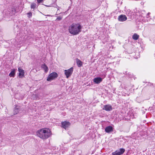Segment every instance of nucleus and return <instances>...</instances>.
Here are the masks:
<instances>
[{
	"mask_svg": "<svg viewBox=\"0 0 155 155\" xmlns=\"http://www.w3.org/2000/svg\"><path fill=\"white\" fill-rule=\"evenodd\" d=\"M76 63L78 67H81L82 65V62L79 59H76Z\"/></svg>",
	"mask_w": 155,
	"mask_h": 155,
	"instance_id": "obj_15",
	"label": "nucleus"
},
{
	"mask_svg": "<svg viewBox=\"0 0 155 155\" xmlns=\"http://www.w3.org/2000/svg\"><path fill=\"white\" fill-rule=\"evenodd\" d=\"M81 151L80 150H76L74 152V153L75 155H81Z\"/></svg>",
	"mask_w": 155,
	"mask_h": 155,
	"instance_id": "obj_18",
	"label": "nucleus"
},
{
	"mask_svg": "<svg viewBox=\"0 0 155 155\" xmlns=\"http://www.w3.org/2000/svg\"><path fill=\"white\" fill-rule=\"evenodd\" d=\"M58 77V74L56 73L55 72H52L48 76L47 79V81H51L52 80Z\"/></svg>",
	"mask_w": 155,
	"mask_h": 155,
	"instance_id": "obj_3",
	"label": "nucleus"
},
{
	"mask_svg": "<svg viewBox=\"0 0 155 155\" xmlns=\"http://www.w3.org/2000/svg\"><path fill=\"white\" fill-rule=\"evenodd\" d=\"M61 19H62L61 17L59 16L57 18L56 20L60 21V20H61Z\"/></svg>",
	"mask_w": 155,
	"mask_h": 155,
	"instance_id": "obj_23",
	"label": "nucleus"
},
{
	"mask_svg": "<svg viewBox=\"0 0 155 155\" xmlns=\"http://www.w3.org/2000/svg\"><path fill=\"white\" fill-rule=\"evenodd\" d=\"M21 110L20 107L18 105H16L13 111L14 114L15 115L17 114Z\"/></svg>",
	"mask_w": 155,
	"mask_h": 155,
	"instance_id": "obj_11",
	"label": "nucleus"
},
{
	"mask_svg": "<svg viewBox=\"0 0 155 155\" xmlns=\"http://www.w3.org/2000/svg\"><path fill=\"white\" fill-rule=\"evenodd\" d=\"M149 14H150V13H148L147 14V15H149Z\"/></svg>",
	"mask_w": 155,
	"mask_h": 155,
	"instance_id": "obj_26",
	"label": "nucleus"
},
{
	"mask_svg": "<svg viewBox=\"0 0 155 155\" xmlns=\"http://www.w3.org/2000/svg\"><path fill=\"white\" fill-rule=\"evenodd\" d=\"M42 1L43 0H37V2L38 3H41Z\"/></svg>",
	"mask_w": 155,
	"mask_h": 155,
	"instance_id": "obj_24",
	"label": "nucleus"
},
{
	"mask_svg": "<svg viewBox=\"0 0 155 155\" xmlns=\"http://www.w3.org/2000/svg\"><path fill=\"white\" fill-rule=\"evenodd\" d=\"M68 150V149L66 147H64V149L63 150L62 153L63 154L65 153V151H67Z\"/></svg>",
	"mask_w": 155,
	"mask_h": 155,
	"instance_id": "obj_21",
	"label": "nucleus"
},
{
	"mask_svg": "<svg viewBox=\"0 0 155 155\" xmlns=\"http://www.w3.org/2000/svg\"><path fill=\"white\" fill-rule=\"evenodd\" d=\"M15 74V69H13L12 70L11 72L9 74V76L10 77H14Z\"/></svg>",
	"mask_w": 155,
	"mask_h": 155,
	"instance_id": "obj_16",
	"label": "nucleus"
},
{
	"mask_svg": "<svg viewBox=\"0 0 155 155\" xmlns=\"http://www.w3.org/2000/svg\"><path fill=\"white\" fill-rule=\"evenodd\" d=\"M150 85H153V84H152L150 83Z\"/></svg>",
	"mask_w": 155,
	"mask_h": 155,
	"instance_id": "obj_25",
	"label": "nucleus"
},
{
	"mask_svg": "<svg viewBox=\"0 0 155 155\" xmlns=\"http://www.w3.org/2000/svg\"><path fill=\"white\" fill-rule=\"evenodd\" d=\"M36 6V4H35L32 3L31 5V8L32 9H34Z\"/></svg>",
	"mask_w": 155,
	"mask_h": 155,
	"instance_id": "obj_20",
	"label": "nucleus"
},
{
	"mask_svg": "<svg viewBox=\"0 0 155 155\" xmlns=\"http://www.w3.org/2000/svg\"><path fill=\"white\" fill-rule=\"evenodd\" d=\"M139 37V36L136 33L134 34L132 36V38L134 40H137Z\"/></svg>",
	"mask_w": 155,
	"mask_h": 155,
	"instance_id": "obj_17",
	"label": "nucleus"
},
{
	"mask_svg": "<svg viewBox=\"0 0 155 155\" xmlns=\"http://www.w3.org/2000/svg\"><path fill=\"white\" fill-rule=\"evenodd\" d=\"M18 71L19 72V76L20 78H22L24 76V71L21 68H18Z\"/></svg>",
	"mask_w": 155,
	"mask_h": 155,
	"instance_id": "obj_10",
	"label": "nucleus"
},
{
	"mask_svg": "<svg viewBox=\"0 0 155 155\" xmlns=\"http://www.w3.org/2000/svg\"><path fill=\"white\" fill-rule=\"evenodd\" d=\"M82 26L78 24H72L68 28L69 32L73 35H77L81 32Z\"/></svg>",
	"mask_w": 155,
	"mask_h": 155,
	"instance_id": "obj_1",
	"label": "nucleus"
},
{
	"mask_svg": "<svg viewBox=\"0 0 155 155\" xmlns=\"http://www.w3.org/2000/svg\"><path fill=\"white\" fill-rule=\"evenodd\" d=\"M41 68L44 70L45 73L48 71V68L45 64H42L41 65Z\"/></svg>",
	"mask_w": 155,
	"mask_h": 155,
	"instance_id": "obj_14",
	"label": "nucleus"
},
{
	"mask_svg": "<svg viewBox=\"0 0 155 155\" xmlns=\"http://www.w3.org/2000/svg\"><path fill=\"white\" fill-rule=\"evenodd\" d=\"M105 131L106 133H109L113 131V128L111 126H108L106 127Z\"/></svg>",
	"mask_w": 155,
	"mask_h": 155,
	"instance_id": "obj_12",
	"label": "nucleus"
},
{
	"mask_svg": "<svg viewBox=\"0 0 155 155\" xmlns=\"http://www.w3.org/2000/svg\"><path fill=\"white\" fill-rule=\"evenodd\" d=\"M71 124L68 121H64L61 122L62 127L65 129L68 128Z\"/></svg>",
	"mask_w": 155,
	"mask_h": 155,
	"instance_id": "obj_7",
	"label": "nucleus"
},
{
	"mask_svg": "<svg viewBox=\"0 0 155 155\" xmlns=\"http://www.w3.org/2000/svg\"><path fill=\"white\" fill-rule=\"evenodd\" d=\"M51 135V131L49 129L45 128L40 129L37 132V136L43 139L48 138Z\"/></svg>",
	"mask_w": 155,
	"mask_h": 155,
	"instance_id": "obj_2",
	"label": "nucleus"
},
{
	"mask_svg": "<svg viewBox=\"0 0 155 155\" xmlns=\"http://www.w3.org/2000/svg\"><path fill=\"white\" fill-rule=\"evenodd\" d=\"M136 101L138 103H140L142 101H143V100L141 99V98L140 97H139L137 98Z\"/></svg>",
	"mask_w": 155,
	"mask_h": 155,
	"instance_id": "obj_19",
	"label": "nucleus"
},
{
	"mask_svg": "<svg viewBox=\"0 0 155 155\" xmlns=\"http://www.w3.org/2000/svg\"><path fill=\"white\" fill-rule=\"evenodd\" d=\"M118 19L119 21L123 22L126 21L127 18L125 15H121L118 16Z\"/></svg>",
	"mask_w": 155,
	"mask_h": 155,
	"instance_id": "obj_9",
	"label": "nucleus"
},
{
	"mask_svg": "<svg viewBox=\"0 0 155 155\" xmlns=\"http://www.w3.org/2000/svg\"><path fill=\"white\" fill-rule=\"evenodd\" d=\"M28 15V17L29 18H31L32 15V14L31 12H30L27 13Z\"/></svg>",
	"mask_w": 155,
	"mask_h": 155,
	"instance_id": "obj_22",
	"label": "nucleus"
},
{
	"mask_svg": "<svg viewBox=\"0 0 155 155\" xmlns=\"http://www.w3.org/2000/svg\"><path fill=\"white\" fill-rule=\"evenodd\" d=\"M106 76V75H104L103 76V78L100 77L95 78L93 80V81L96 84H99L102 81L103 79L105 78Z\"/></svg>",
	"mask_w": 155,
	"mask_h": 155,
	"instance_id": "obj_6",
	"label": "nucleus"
},
{
	"mask_svg": "<svg viewBox=\"0 0 155 155\" xmlns=\"http://www.w3.org/2000/svg\"><path fill=\"white\" fill-rule=\"evenodd\" d=\"M73 71V68L71 67L68 70H65L64 71V74L66 76L67 78H68L72 74Z\"/></svg>",
	"mask_w": 155,
	"mask_h": 155,
	"instance_id": "obj_4",
	"label": "nucleus"
},
{
	"mask_svg": "<svg viewBox=\"0 0 155 155\" xmlns=\"http://www.w3.org/2000/svg\"><path fill=\"white\" fill-rule=\"evenodd\" d=\"M125 149L122 148L119 150H116L112 153V155H121L122 154L125 152Z\"/></svg>",
	"mask_w": 155,
	"mask_h": 155,
	"instance_id": "obj_5",
	"label": "nucleus"
},
{
	"mask_svg": "<svg viewBox=\"0 0 155 155\" xmlns=\"http://www.w3.org/2000/svg\"><path fill=\"white\" fill-rule=\"evenodd\" d=\"M103 110L106 111H110L112 110V106L110 104H107L104 106Z\"/></svg>",
	"mask_w": 155,
	"mask_h": 155,
	"instance_id": "obj_8",
	"label": "nucleus"
},
{
	"mask_svg": "<svg viewBox=\"0 0 155 155\" xmlns=\"http://www.w3.org/2000/svg\"><path fill=\"white\" fill-rule=\"evenodd\" d=\"M124 74H126L127 76L128 77L131 79H132L133 78H134V80L135 79L134 77V75L132 73L130 72H127V71H126L125 72V73H124Z\"/></svg>",
	"mask_w": 155,
	"mask_h": 155,
	"instance_id": "obj_13",
	"label": "nucleus"
}]
</instances>
